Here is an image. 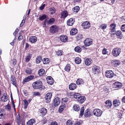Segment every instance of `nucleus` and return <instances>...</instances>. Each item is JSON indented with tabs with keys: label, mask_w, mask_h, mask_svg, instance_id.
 I'll use <instances>...</instances> for the list:
<instances>
[{
	"label": "nucleus",
	"mask_w": 125,
	"mask_h": 125,
	"mask_svg": "<svg viewBox=\"0 0 125 125\" xmlns=\"http://www.w3.org/2000/svg\"><path fill=\"white\" fill-rule=\"evenodd\" d=\"M32 86L34 89L40 90H44L45 88V87L42 85V83L40 81L38 80L33 83Z\"/></svg>",
	"instance_id": "obj_1"
},
{
	"label": "nucleus",
	"mask_w": 125,
	"mask_h": 125,
	"mask_svg": "<svg viewBox=\"0 0 125 125\" xmlns=\"http://www.w3.org/2000/svg\"><path fill=\"white\" fill-rule=\"evenodd\" d=\"M121 52L120 49L119 48L114 49L112 52V54L115 57H117L119 55Z\"/></svg>",
	"instance_id": "obj_2"
},
{
	"label": "nucleus",
	"mask_w": 125,
	"mask_h": 125,
	"mask_svg": "<svg viewBox=\"0 0 125 125\" xmlns=\"http://www.w3.org/2000/svg\"><path fill=\"white\" fill-rule=\"evenodd\" d=\"M59 30L58 26L55 25L52 26L50 28V31L51 33H54L57 32Z\"/></svg>",
	"instance_id": "obj_3"
},
{
	"label": "nucleus",
	"mask_w": 125,
	"mask_h": 125,
	"mask_svg": "<svg viewBox=\"0 0 125 125\" xmlns=\"http://www.w3.org/2000/svg\"><path fill=\"white\" fill-rule=\"evenodd\" d=\"M93 111V114L97 116H100L102 114V111L98 109H95Z\"/></svg>",
	"instance_id": "obj_4"
},
{
	"label": "nucleus",
	"mask_w": 125,
	"mask_h": 125,
	"mask_svg": "<svg viewBox=\"0 0 125 125\" xmlns=\"http://www.w3.org/2000/svg\"><path fill=\"white\" fill-rule=\"evenodd\" d=\"M84 115L85 117H88L93 115V111L90 109H87L85 110Z\"/></svg>",
	"instance_id": "obj_5"
},
{
	"label": "nucleus",
	"mask_w": 125,
	"mask_h": 125,
	"mask_svg": "<svg viewBox=\"0 0 125 125\" xmlns=\"http://www.w3.org/2000/svg\"><path fill=\"white\" fill-rule=\"evenodd\" d=\"M34 78V76L33 75H30L25 78L23 80L22 83L23 84H25L26 82H28Z\"/></svg>",
	"instance_id": "obj_6"
},
{
	"label": "nucleus",
	"mask_w": 125,
	"mask_h": 125,
	"mask_svg": "<svg viewBox=\"0 0 125 125\" xmlns=\"http://www.w3.org/2000/svg\"><path fill=\"white\" fill-rule=\"evenodd\" d=\"M93 42L92 40L90 38H87L84 41V43L86 46H89Z\"/></svg>",
	"instance_id": "obj_7"
},
{
	"label": "nucleus",
	"mask_w": 125,
	"mask_h": 125,
	"mask_svg": "<svg viewBox=\"0 0 125 125\" xmlns=\"http://www.w3.org/2000/svg\"><path fill=\"white\" fill-rule=\"evenodd\" d=\"M52 96V94L51 93H48L46 94L45 96V99L47 103L50 102Z\"/></svg>",
	"instance_id": "obj_8"
},
{
	"label": "nucleus",
	"mask_w": 125,
	"mask_h": 125,
	"mask_svg": "<svg viewBox=\"0 0 125 125\" xmlns=\"http://www.w3.org/2000/svg\"><path fill=\"white\" fill-rule=\"evenodd\" d=\"M60 41L64 43L67 42L68 40V37L66 35H63L60 36Z\"/></svg>",
	"instance_id": "obj_9"
},
{
	"label": "nucleus",
	"mask_w": 125,
	"mask_h": 125,
	"mask_svg": "<svg viewBox=\"0 0 125 125\" xmlns=\"http://www.w3.org/2000/svg\"><path fill=\"white\" fill-rule=\"evenodd\" d=\"M114 73L112 71H107L106 72L105 75L107 78H112L114 75Z\"/></svg>",
	"instance_id": "obj_10"
},
{
	"label": "nucleus",
	"mask_w": 125,
	"mask_h": 125,
	"mask_svg": "<svg viewBox=\"0 0 125 125\" xmlns=\"http://www.w3.org/2000/svg\"><path fill=\"white\" fill-rule=\"evenodd\" d=\"M82 25L84 29H88L90 27V24L88 21H85L82 24Z\"/></svg>",
	"instance_id": "obj_11"
},
{
	"label": "nucleus",
	"mask_w": 125,
	"mask_h": 125,
	"mask_svg": "<svg viewBox=\"0 0 125 125\" xmlns=\"http://www.w3.org/2000/svg\"><path fill=\"white\" fill-rule=\"evenodd\" d=\"M47 83L51 85L54 82L51 76H48L46 78Z\"/></svg>",
	"instance_id": "obj_12"
},
{
	"label": "nucleus",
	"mask_w": 125,
	"mask_h": 125,
	"mask_svg": "<svg viewBox=\"0 0 125 125\" xmlns=\"http://www.w3.org/2000/svg\"><path fill=\"white\" fill-rule=\"evenodd\" d=\"M116 25L115 23H113L110 25V29L112 30V33L111 34L112 35H114L115 33V31L114 29H115L116 27Z\"/></svg>",
	"instance_id": "obj_13"
},
{
	"label": "nucleus",
	"mask_w": 125,
	"mask_h": 125,
	"mask_svg": "<svg viewBox=\"0 0 125 125\" xmlns=\"http://www.w3.org/2000/svg\"><path fill=\"white\" fill-rule=\"evenodd\" d=\"M60 103V99L59 97H55L53 101L54 105L55 106H57L59 105Z\"/></svg>",
	"instance_id": "obj_14"
},
{
	"label": "nucleus",
	"mask_w": 125,
	"mask_h": 125,
	"mask_svg": "<svg viewBox=\"0 0 125 125\" xmlns=\"http://www.w3.org/2000/svg\"><path fill=\"white\" fill-rule=\"evenodd\" d=\"M93 73L94 74H97L100 72V68L98 66L93 67Z\"/></svg>",
	"instance_id": "obj_15"
},
{
	"label": "nucleus",
	"mask_w": 125,
	"mask_h": 125,
	"mask_svg": "<svg viewBox=\"0 0 125 125\" xmlns=\"http://www.w3.org/2000/svg\"><path fill=\"white\" fill-rule=\"evenodd\" d=\"M68 13L67 11L65 10H63L61 13V18L64 19L68 15Z\"/></svg>",
	"instance_id": "obj_16"
},
{
	"label": "nucleus",
	"mask_w": 125,
	"mask_h": 125,
	"mask_svg": "<svg viewBox=\"0 0 125 125\" xmlns=\"http://www.w3.org/2000/svg\"><path fill=\"white\" fill-rule=\"evenodd\" d=\"M74 19L73 18H71L67 21V24L70 26L72 25L74 22Z\"/></svg>",
	"instance_id": "obj_17"
},
{
	"label": "nucleus",
	"mask_w": 125,
	"mask_h": 125,
	"mask_svg": "<svg viewBox=\"0 0 125 125\" xmlns=\"http://www.w3.org/2000/svg\"><path fill=\"white\" fill-rule=\"evenodd\" d=\"M47 112V110L45 108H41L39 110V112L41 113L42 115H45Z\"/></svg>",
	"instance_id": "obj_18"
},
{
	"label": "nucleus",
	"mask_w": 125,
	"mask_h": 125,
	"mask_svg": "<svg viewBox=\"0 0 125 125\" xmlns=\"http://www.w3.org/2000/svg\"><path fill=\"white\" fill-rule=\"evenodd\" d=\"M77 86L76 84L74 83H71L69 86V88L70 90H73L76 88Z\"/></svg>",
	"instance_id": "obj_19"
},
{
	"label": "nucleus",
	"mask_w": 125,
	"mask_h": 125,
	"mask_svg": "<svg viewBox=\"0 0 125 125\" xmlns=\"http://www.w3.org/2000/svg\"><path fill=\"white\" fill-rule=\"evenodd\" d=\"M105 106L107 108L110 107L112 105V102L110 100L106 101L105 103Z\"/></svg>",
	"instance_id": "obj_20"
},
{
	"label": "nucleus",
	"mask_w": 125,
	"mask_h": 125,
	"mask_svg": "<svg viewBox=\"0 0 125 125\" xmlns=\"http://www.w3.org/2000/svg\"><path fill=\"white\" fill-rule=\"evenodd\" d=\"M29 40L30 42L31 43H35L37 41V38L36 36H32L30 37Z\"/></svg>",
	"instance_id": "obj_21"
},
{
	"label": "nucleus",
	"mask_w": 125,
	"mask_h": 125,
	"mask_svg": "<svg viewBox=\"0 0 125 125\" xmlns=\"http://www.w3.org/2000/svg\"><path fill=\"white\" fill-rule=\"evenodd\" d=\"M6 114L5 111L3 109H0V119L2 118Z\"/></svg>",
	"instance_id": "obj_22"
},
{
	"label": "nucleus",
	"mask_w": 125,
	"mask_h": 125,
	"mask_svg": "<svg viewBox=\"0 0 125 125\" xmlns=\"http://www.w3.org/2000/svg\"><path fill=\"white\" fill-rule=\"evenodd\" d=\"M11 83L16 87L17 86L16 82V79L14 76L11 75Z\"/></svg>",
	"instance_id": "obj_23"
},
{
	"label": "nucleus",
	"mask_w": 125,
	"mask_h": 125,
	"mask_svg": "<svg viewBox=\"0 0 125 125\" xmlns=\"http://www.w3.org/2000/svg\"><path fill=\"white\" fill-rule=\"evenodd\" d=\"M92 60L90 58H87L86 59L85 61V64L87 65L88 66L92 63Z\"/></svg>",
	"instance_id": "obj_24"
},
{
	"label": "nucleus",
	"mask_w": 125,
	"mask_h": 125,
	"mask_svg": "<svg viewBox=\"0 0 125 125\" xmlns=\"http://www.w3.org/2000/svg\"><path fill=\"white\" fill-rule=\"evenodd\" d=\"M35 122V120L33 119H32L27 122L26 125H33V124Z\"/></svg>",
	"instance_id": "obj_25"
},
{
	"label": "nucleus",
	"mask_w": 125,
	"mask_h": 125,
	"mask_svg": "<svg viewBox=\"0 0 125 125\" xmlns=\"http://www.w3.org/2000/svg\"><path fill=\"white\" fill-rule=\"evenodd\" d=\"M114 84V87L116 88H120L122 86V83L120 82H115Z\"/></svg>",
	"instance_id": "obj_26"
},
{
	"label": "nucleus",
	"mask_w": 125,
	"mask_h": 125,
	"mask_svg": "<svg viewBox=\"0 0 125 125\" xmlns=\"http://www.w3.org/2000/svg\"><path fill=\"white\" fill-rule=\"evenodd\" d=\"M77 30L76 28H73L70 31L71 35H73L77 33Z\"/></svg>",
	"instance_id": "obj_27"
},
{
	"label": "nucleus",
	"mask_w": 125,
	"mask_h": 125,
	"mask_svg": "<svg viewBox=\"0 0 125 125\" xmlns=\"http://www.w3.org/2000/svg\"><path fill=\"white\" fill-rule=\"evenodd\" d=\"M84 83V81L81 79H78L76 82V84L78 85L83 84Z\"/></svg>",
	"instance_id": "obj_28"
},
{
	"label": "nucleus",
	"mask_w": 125,
	"mask_h": 125,
	"mask_svg": "<svg viewBox=\"0 0 125 125\" xmlns=\"http://www.w3.org/2000/svg\"><path fill=\"white\" fill-rule=\"evenodd\" d=\"M115 34L116 35L118 36L119 38H121L123 36L121 32L120 31H118L116 32L115 31Z\"/></svg>",
	"instance_id": "obj_29"
},
{
	"label": "nucleus",
	"mask_w": 125,
	"mask_h": 125,
	"mask_svg": "<svg viewBox=\"0 0 125 125\" xmlns=\"http://www.w3.org/2000/svg\"><path fill=\"white\" fill-rule=\"evenodd\" d=\"M113 104H114V106L116 107L120 105V101L118 100H114L113 102Z\"/></svg>",
	"instance_id": "obj_30"
},
{
	"label": "nucleus",
	"mask_w": 125,
	"mask_h": 125,
	"mask_svg": "<svg viewBox=\"0 0 125 125\" xmlns=\"http://www.w3.org/2000/svg\"><path fill=\"white\" fill-rule=\"evenodd\" d=\"M113 61V63L114 65L115 66L119 65L120 63V62L117 60H114Z\"/></svg>",
	"instance_id": "obj_31"
},
{
	"label": "nucleus",
	"mask_w": 125,
	"mask_h": 125,
	"mask_svg": "<svg viewBox=\"0 0 125 125\" xmlns=\"http://www.w3.org/2000/svg\"><path fill=\"white\" fill-rule=\"evenodd\" d=\"M1 100L3 102H6L8 100L7 96L6 95H4L1 97Z\"/></svg>",
	"instance_id": "obj_32"
},
{
	"label": "nucleus",
	"mask_w": 125,
	"mask_h": 125,
	"mask_svg": "<svg viewBox=\"0 0 125 125\" xmlns=\"http://www.w3.org/2000/svg\"><path fill=\"white\" fill-rule=\"evenodd\" d=\"M23 101L24 103V109H26L27 108L29 103H28V101L26 99L24 100Z\"/></svg>",
	"instance_id": "obj_33"
},
{
	"label": "nucleus",
	"mask_w": 125,
	"mask_h": 125,
	"mask_svg": "<svg viewBox=\"0 0 125 125\" xmlns=\"http://www.w3.org/2000/svg\"><path fill=\"white\" fill-rule=\"evenodd\" d=\"M85 100V98L84 97L81 96L78 100L79 103H83Z\"/></svg>",
	"instance_id": "obj_34"
},
{
	"label": "nucleus",
	"mask_w": 125,
	"mask_h": 125,
	"mask_svg": "<svg viewBox=\"0 0 125 125\" xmlns=\"http://www.w3.org/2000/svg\"><path fill=\"white\" fill-rule=\"evenodd\" d=\"M45 71L43 69H40L38 71V74L39 76H41L43 75L45 73Z\"/></svg>",
	"instance_id": "obj_35"
},
{
	"label": "nucleus",
	"mask_w": 125,
	"mask_h": 125,
	"mask_svg": "<svg viewBox=\"0 0 125 125\" xmlns=\"http://www.w3.org/2000/svg\"><path fill=\"white\" fill-rule=\"evenodd\" d=\"M73 108L74 110L76 111H79L80 109L79 106L77 104L74 105Z\"/></svg>",
	"instance_id": "obj_36"
},
{
	"label": "nucleus",
	"mask_w": 125,
	"mask_h": 125,
	"mask_svg": "<svg viewBox=\"0 0 125 125\" xmlns=\"http://www.w3.org/2000/svg\"><path fill=\"white\" fill-rule=\"evenodd\" d=\"M55 21V19L53 18H52L48 21L47 23L48 25L50 24L54 23Z\"/></svg>",
	"instance_id": "obj_37"
},
{
	"label": "nucleus",
	"mask_w": 125,
	"mask_h": 125,
	"mask_svg": "<svg viewBox=\"0 0 125 125\" xmlns=\"http://www.w3.org/2000/svg\"><path fill=\"white\" fill-rule=\"evenodd\" d=\"M66 105L65 104H63L62 105L59 107V111L60 112H62L64 109Z\"/></svg>",
	"instance_id": "obj_38"
},
{
	"label": "nucleus",
	"mask_w": 125,
	"mask_h": 125,
	"mask_svg": "<svg viewBox=\"0 0 125 125\" xmlns=\"http://www.w3.org/2000/svg\"><path fill=\"white\" fill-rule=\"evenodd\" d=\"M79 7L78 6H77L73 8V10L74 12H77L79 11Z\"/></svg>",
	"instance_id": "obj_39"
},
{
	"label": "nucleus",
	"mask_w": 125,
	"mask_h": 125,
	"mask_svg": "<svg viewBox=\"0 0 125 125\" xmlns=\"http://www.w3.org/2000/svg\"><path fill=\"white\" fill-rule=\"evenodd\" d=\"M42 61L44 64H46L49 62L50 61L48 58H45L42 59Z\"/></svg>",
	"instance_id": "obj_40"
},
{
	"label": "nucleus",
	"mask_w": 125,
	"mask_h": 125,
	"mask_svg": "<svg viewBox=\"0 0 125 125\" xmlns=\"http://www.w3.org/2000/svg\"><path fill=\"white\" fill-rule=\"evenodd\" d=\"M75 62L77 64H79L81 62V60L79 58L76 57L75 60Z\"/></svg>",
	"instance_id": "obj_41"
},
{
	"label": "nucleus",
	"mask_w": 125,
	"mask_h": 125,
	"mask_svg": "<svg viewBox=\"0 0 125 125\" xmlns=\"http://www.w3.org/2000/svg\"><path fill=\"white\" fill-rule=\"evenodd\" d=\"M74 50L77 52H81L82 49L79 46H77L75 48Z\"/></svg>",
	"instance_id": "obj_42"
},
{
	"label": "nucleus",
	"mask_w": 125,
	"mask_h": 125,
	"mask_svg": "<svg viewBox=\"0 0 125 125\" xmlns=\"http://www.w3.org/2000/svg\"><path fill=\"white\" fill-rule=\"evenodd\" d=\"M74 97L76 99H78V100L81 96L80 94L78 93H75L73 95Z\"/></svg>",
	"instance_id": "obj_43"
},
{
	"label": "nucleus",
	"mask_w": 125,
	"mask_h": 125,
	"mask_svg": "<svg viewBox=\"0 0 125 125\" xmlns=\"http://www.w3.org/2000/svg\"><path fill=\"white\" fill-rule=\"evenodd\" d=\"M70 66L69 64H67L65 66L64 69L66 71L69 72L70 71Z\"/></svg>",
	"instance_id": "obj_44"
},
{
	"label": "nucleus",
	"mask_w": 125,
	"mask_h": 125,
	"mask_svg": "<svg viewBox=\"0 0 125 125\" xmlns=\"http://www.w3.org/2000/svg\"><path fill=\"white\" fill-rule=\"evenodd\" d=\"M25 72L27 74H31L32 72V70L30 68H27L26 69Z\"/></svg>",
	"instance_id": "obj_45"
},
{
	"label": "nucleus",
	"mask_w": 125,
	"mask_h": 125,
	"mask_svg": "<svg viewBox=\"0 0 125 125\" xmlns=\"http://www.w3.org/2000/svg\"><path fill=\"white\" fill-rule=\"evenodd\" d=\"M49 11H51V14H53L55 13L56 9L52 7L50 9Z\"/></svg>",
	"instance_id": "obj_46"
},
{
	"label": "nucleus",
	"mask_w": 125,
	"mask_h": 125,
	"mask_svg": "<svg viewBox=\"0 0 125 125\" xmlns=\"http://www.w3.org/2000/svg\"><path fill=\"white\" fill-rule=\"evenodd\" d=\"M31 55L29 54L27 56H26L25 59L26 62H29L30 60V59H31Z\"/></svg>",
	"instance_id": "obj_47"
},
{
	"label": "nucleus",
	"mask_w": 125,
	"mask_h": 125,
	"mask_svg": "<svg viewBox=\"0 0 125 125\" xmlns=\"http://www.w3.org/2000/svg\"><path fill=\"white\" fill-rule=\"evenodd\" d=\"M84 109L83 107H82L80 109V115L81 116H83L84 114Z\"/></svg>",
	"instance_id": "obj_48"
},
{
	"label": "nucleus",
	"mask_w": 125,
	"mask_h": 125,
	"mask_svg": "<svg viewBox=\"0 0 125 125\" xmlns=\"http://www.w3.org/2000/svg\"><path fill=\"white\" fill-rule=\"evenodd\" d=\"M82 35L81 34H78L76 37V38L77 41L81 40L82 39Z\"/></svg>",
	"instance_id": "obj_49"
},
{
	"label": "nucleus",
	"mask_w": 125,
	"mask_h": 125,
	"mask_svg": "<svg viewBox=\"0 0 125 125\" xmlns=\"http://www.w3.org/2000/svg\"><path fill=\"white\" fill-rule=\"evenodd\" d=\"M42 60V57L41 56H39L37 57V58L36 59V63H39L40 61L41 60Z\"/></svg>",
	"instance_id": "obj_50"
},
{
	"label": "nucleus",
	"mask_w": 125,
	"mask_h": 125,
	"mask_svg": "<svg viewBox=\"0 0 125 125\" xmlns=\"http://www.w3.org/2000/svg\"><path fill=\"white\" fill-rule=\"evenodd\" d=\"M5 108L7 110L9 111L11 110V107L10 105L8 104L7 105H6Z\"/></svg>",
	"instance_id": "obj_51"
},
{
	"label": "nucleus",
	"mask_w": 125,
	"mask_h": 125,
	"mask_svg": "<svg viewBox=\"0 0 125 125\" xmlns=\"http://www.w3.org/2000/svg\"><path fill=\"white\" fill-rule=\"evenodd\" d=\"M73 121L71 120H68L66 123V125H72Z\"/></svg>",
	"instance_id": "obj_52"
},
{
	"label": "nucleus",
	"mask_w": 125,
	"mask_h": 125,
	"mask_svg": "<svg viewBox=\"0 0 125 125\" xmlns=\"http://www.w3.org/2000/svg\"><path fill=\"white\" fill-rule=\"evenodd\" d=\"M46 16L45 15H43L40 17L39 18V20L41 21H42L46 18Z\"/></svg>",
	"instance_id": "obj_53"
},
{
	"label": "nucleus",
	"mask_w": 125,
	"mask_h": 125,
	"mask_svg": "<svg viewBox=\"0 0 125 125\" xmlns=\"http://www.w3.org/2000/svg\"><path fill=\"white\" fill-rule=\"evenodd\" d=\"M62 51L59 50L56 52V53L58 56H60L62 55Z\"/></svg>",
	"instance_id": "obj_54"
},
{
	"label": "nucleus",
	"mask_w": 125,
	"mask_h": 125,
	"mask_svg": "<svg viewBox=\"0 0 125 125\" xmlns=\"http://www.w3.org/2000/svg\"><path fill=\"white\" fill-rule=\"evenodd\" d=\"M107 27V25L105 24H103L100 26V27L101 28L103 29H106Z\"/></svg>",
	"instance_id": "obj_55"
},
{
	"label": "nucleus",
	"mask_w": 125,
	"mask_h": 125,
	"mask_svg": "<svg viewBox=\"0 0 125 125\" xmlns=\"http://www.w3.org/2000/svg\"><path fill=\"white\" fill-rule=\"evenodd\" d=\"M108 52L107 51V50L105 48H104L103 50L102 53L103 54H106Z\"/></svg>",
	"instance_id": "obj_56"
},
{
	"label": "nucleus",
	"mask_w": 125,
	"mask_h": 125,
	"mask_svg": "<svg viewBox=\"0 0 125 125\" xmlns=\"http://www.w3.org/2000/svg\"><path fill=\"white\" fill-rule=\"evenodd\" d=\"M121 28L122 31L124 32H125V24L122 25Z\"/></svg>",
	"instance_id": "obj_57"
},
{
	"label": "nucleus",
	"mask_w": 125,
	"mask_h": 125,
	"mask_svg": "<svg viewBox=\"0 0 125 125\" xmlns=\"http://www.w3.org/2000/svg\"><path fill=\"white\" fill-rule=\"evenodd\" d=\"M47 121V119L45 118H43L42 121V123L43 124H45Z\"/></svg>",
	"instance_id": "obj_58"
},
{
	"label": "nucleus",
	"mask_w": 125,
	"mask_h": 125,
	"mask_svg": "<svg viewBox=\"0 0 125 125\" xmlns=\"http://www.w3.org/2000/svg\"><path fill=\"white\" fill-rule=\"evenodd\" d=\"M17 120L18 121V122L20 123V121L21 120V117L20 115H18L17 116Z\"/></svg>",
	"instance_id": "obj_59"
},
{
	"label": "nucleus",
	"mask_w": 125,
	"mask_h": 125,
	"mask_svg": "<svg viewBox=\"0 0 125 125\" xmlns=\"http://www.w3.org/2000/svg\"><path fill=\"white\" fill-rule=\"evenodd\" d=\"M18 31V29H17L16 30H15V32L13 33V35H14L15 37H16V34H17V32Z\"/></svg>",
	"instance_id": "obj_60"
},
{
	"label": "nucleus",
	"mask_w": 125,
	"mask_h": 125,
	"mask_svg": "<svg viewBox=\"0 0 125 125\" xmlns=\"http://www.w3.org/2000/svg\"><path fill=\"white\" fill-rule=\"evenodd\" d=\"M68 100V99L67 98H65L62 99V101L63 103H66Z\"/></svg>",
	"instance_id": "obj_61"
},
{
	"label": "nucleus",
	"mask_w": 125,
	"mask_h": 125,
	"mask_svg": "<svg viewBox=\"0 0 125 125\" xmlns=\"http://www.w3.org/2000/svg\"><path fill=\"white\" fill-rule=\"evenodd\" d=\"M45 4H43L41 6L40 8V9L41 10H42L44 8L45 6Z\"/></svg>",
	"instance_id": "obj_62"
},
{
	"label": "nucleus",
	"mask_w": 125,
	"mask_h": 125,
	"mask_svg": "<svg viewBox=\"0 0 125 125\" xmlns=\"http://www.w3.org/2000/svg\"><path fill=\"white\" fill-rule=\"evenodd\" d=\"M25 20H24V19L22 20L21 22V24H20V27H22L23 25L24 24V23H25Z\"/></svg>",
	"instance_id": "obj_63"
},
{
	"label": "nucleus",
	"mask_w": 125,
	"mask_h": 125,
	"mask_svg": "<svg viewBox=\"0 0 125 125\" xmlns=\"http://www.w3.org/2000/svg\"><path fill=\"white\" fill-rule=\"evenodd\" d=\"M51 125H58L57 123L55 122H52L51 124Z\"/></svg>",
	"instance_id": "obj_64"
}]
</instances>
